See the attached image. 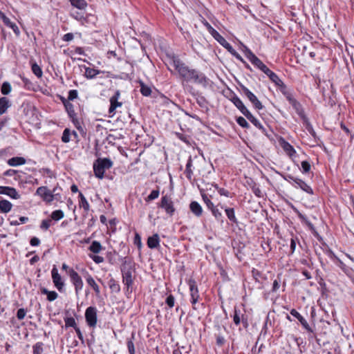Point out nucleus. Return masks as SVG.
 Here are the masks:
<instances>
[{
  "label": "nucleus",
  "instance_id": "1",
  "mask_svg": "<svg viewBox=\"0 0 354 354\" xmlns=\"http://www.w3.org/2000/svg\"><path fill=\"white\" fill-rule=\"evenodd\" d=\"M120 269L122 275V282L127 287V290L129 291L132 288L134 279V268L132 263L127 257H124Z\"/></svg>",
  "mask_w": 354,
  "mask_h": 354
},
{
  "label": "nucleus",
  "instance_id": "2",
  "mask_svg": "<svg viewBox=\"0 0 354 354\" xmlns=\"http://www.w3.org/2000/svg\"><path fill=\"white\" fill-rule=\"evenodd\" d=\"M172 64L183 82H189L196 69L189 68L179 59H174Z\"/></svg>",
  "mask_w": 354,
  "mask_h": 354
},
{
  "label": "nucleus",
  "instance_id": "3",
  "mask_svg": "<svg viewBox=\"0 0 354 354\" xmlns=\"http://www.w3.org/2000/svg\"><path fill=\"white\" fill-rule=\"evenodd\" d=\"M112 166L113 162L109 158H98L93 164L95 176L99 179H102L105 170L110 169Z\"/></svg>",
  "mask_w": 354,
  "mask_h": 354
},
{
  "label": "nucleus",
  "instance_id": "4",
  "mask_svg": "<svg viewBox=\"0 0 354 354\" xmlns=\"http://www.w3.org/2000/svg\"><path fill=\"white\" fill-rule=\"evenodd\" d=\"M240 88L242 93L247 97V98L252 103L254 109L257 110H261L263 109L262 103L259 100L257 97L252 92H251L246 86H245L243 84H241Z\"/></svg>",
  "mask_w": 354,
  "mask_h": 354
},
{
  "label": "nucleus",
  "instance_id": "5",
  "mask_svg": "<svg viewBox=\"0 0 354 354\" xmlns=\"http://www.w3.org/2000/svg\"><path fill=\"white\" fill-rule=\"evenodd\" d=\"M56 189L57 188L55 187L53 190L51 192L48 190L46 187L42 186L37 188L36 191V194L41 196L44 201L50 203L53 201L55 196H57Z\"/></svg>",
  "mask_w": 354,
  "mask_h": 354
},
{
  "label": "nucleus",
  "instance_id": "6",
  "mask_svg": "<svg viewBox=\"0 0 354 354\" xmlns=\"http://www.w3.org/2000/svg\"><path fill=\"white\" fill-rule=\"evenodd\" d=\"M68 274L71 279L72 283L75 287V294L76 295H79L80 291L83 288V281L81 277L78 274V273L75 271L73 269H70L68 271Z\"/></svg>",
  "mask_w": 354,
  "mask_h": 354
},
{
  "label": "nucleus",
  "instance_id": "7",
  "mask_svg": "<svg viewBox=\"0 0 354 354\" xmlns=\"http://www.w3.org/2000/svg\"><path fill=\"white\" fill-rule=\"evenodd\" d=\"M188 285L190 292L191 296V303L193 305V308L196 310V307L195 306L196 304L198 302V299L200 297L198 294V290L196 286V282L193 279H189L188 280Z\"/></svg>",
  "mask_w": 354,
  "mask_h": 354
},
{
  "label": "nucleus",
  "instance_id": "8",
  "mask_svg": "<svg viewBox=\"0 0 354 354\" xmlns=\"http://www.w3.org/2000/svg\"><path fill=\"white\" fill-rule=\"evenodd\" d=\"M159 207L164 209L170 216L174 215L176 210L171 198L167 195L162 197Z\"/></svg>",
  "mask_w": 354,
  "mask_h": 354
},
{
  "label": "nucleus",
  "instance_id": "9",
  "mask_svg": "<svg viewBox=\"0 0 354 354\" xmlns=\"http://www.w3.org/2000/svg\"><path fill=\"white\" fill-rule=\"evenodd\" d=\"M233 321L236 326L242 323L243 326L245 328H247L249 326L247 315H245V313H242L241 310L237 309L236 307L234 308V310Z\"/></svg>",
  "mask_w": 354,
  "mask_h": 354
},
{
  "label": "nucleus",
  "instance_id": "10",
  "mask_svg": "<svg viewBox=\"0 0 354 354\" xmlns=\"http://www.w3.org/2000/svg\"><path fill=\"white\" fill-rule=\"evenodd\" d=\"M85 318L90 327L95 326L97 324V310L95 307H88L85 312Z\"/></svg>",
  "mask_w": 354,
  "mask_h": 354
},
{
  "label": "nucleus",
  "instance_id": "11",
  "mask_svg": "<svg viewBox=\"0 0 354 354\" xmlns=\"http://www.w3.org/2000/svg\"><path fill=\"white\" fill-rule=\"evenodd\" d=\"M231 102L240 111V112L244 115L247 119L252 115L249 110L243 103L242 100L235 94L230 99Z\"/></svg>",
  "mask_w": 354,
  "mask_h": 354
},
{
  "label": "nucleus",
  "instance_id": "12",
  "mask_svg": "<svg viewBox=\"0 0 354 354\" xmlns=\"http://www.w3.org/2000/svg\"><path fill=\"white\" fill-rule=\"evenodd\" d=\"M209 79L203 73L195 70L194 75L189 82L198 84L203 87H206L208 85Z\"/></svg>",
  "mask_w": 354,
  "mask_h": 354
},
{
  "label": "nucleus",
  "instance_id": "13",
  "mask_svg": "<svg viewBox=\"0 0 354 354\" xmlns=\"http://www.w3.org/2000/svg\"><path fill=\"white\" fill-rule=\"evenodd\" d=\"M120 97V91L119 90L115 91L114 95L111 97L110 101V107L109 109V114L113 115L115 114V111L118 107H120L122 105V102H119L118 99Z\"/></svg>",
  "mask_w": 354,
  "mask_h": 354
},
{
  "label": "nucleus",
  "instance_id": "14",
  "mask_svg": "<svg viewBox=\"0 0 354 354\" xmlns=\"http://www.w3.org/2000/svg\"><path fill=\"white\" fill-rule=\"evenodd\" d=\"M52 279L55 286L57 288V290L60 292L62 291L64 283L62 281V277L58 273V270L55 266H53L51 270Z\"/></svg>",
  "mask_w": 354,
  "mask_h": 354
},
{
  "label": "nucleus",
  "instance_id": "15",
  "mask_svg": "<svg viewBox=\"0 0 354 354\" xmlns=\"http://www.w3.org/2000/svg\"><path fill=\"white\" fill-rule=\"evenodd\" d=\"M289 103L291 104L294 110L296 111V113L298 114V115L301 118V120H304V118H307L305 115L304 109L300 104L299 102H298L294 97H289Z\"/></svg>",
  "mask_w": 354,
  "mask_h": 354
},
{
  "label": "nucleus",
  "instance_id": "16",
  "mask_svg": "<svg viewBox=\"0 0 354 354\" xmlns=\"http://www.w3.org/2000/svg\"><path fill=\"white\" fill-rule=\"evenodd\" d=\"M0 194L7 195L13 199L20 198V194L12 187L0 186Z\"/></svg>",
  "mask_w": 354,
  "mask_h": 354
},
{
  "label": "nucleus",
  "instance_id": "17",
  "mask_svg": "<svg viewBox=\"0 0 354 354\" xmlns=\"http://www.w3.org/2000/svg\"><path fill=\"white\" fill-rule=\"evenodd\" d=\"M279 142L283 151L290 158H292L295 156L296 151L289 142L282 138H280Z\"/></svg>",
  "mask_w": 354,
  "mask_h": 354
},
{
  "label": "nucleus",
  "instance_id": "18",
  "mask_svg": "<svg viewBox=\"0 0 354 354\" xmlns=\"http://www.w3.org/2000/svg\"><path fill=\"white\" fill-rule=\"evenodd\" d=\"M245 55L247 59H249L254 66L259 69L263 63L246 46H245Z\"/></svg>",
  "mask_w": 354,
  "mask_h": 354
},
{
  "label": "nucleus",
  "instance_id": "19",
  "mask_svg": "<svg viewBox=\"0 0 354 354\" xmlns=\"http://www.w3.org/2000/svg\"><path fill=\"white\" fill-rule=\"evenodd\" d=\"M290 314L296 317L299 321V322L301 323V324L302 325V326L308 332H310V333H313V329L311 328V327L309 326V324H308L307 321L295 310V309H292L290 310Z\"/></svg>",
  "mask_w": 354,
  "mask_h": 354
},
{
  "label": "nucleus",
  "instance_id": "20",
  "mask_svg": "<svg viewBox=\"0 0 354 354\" xmlns=\"http://www.w3.org/2000/svg\"><path fill=\"white\" fill-rule=\"evenodd\" d=\"M293 186L296 188H300L304 192L313 195V189L303 180L299 178L295 179V184H293Z\"/></svg>",
  "mask_w": 354,
  "mask_h": 354
},
{
  "label": "nucleus",
  "instance_id": "21",
  "mask_svg": "<svg viewBox=\"0 0 354 354\" xmlns=\"http://www.w3.org/2000/svg\"><path fill=\"white\" fill-rule=\"evenodd\" d=\"M189 209L191 212L197 217L202 215L203 209L201 205L196 201H192L189 204Z\"/></svg>",
  "mask_w": 354,
  "mask_h": 354
},
{
  "label": "nucleus",
  "instance_id": "22",
  "mask_svg": "<svg viewBox=\"0 0 354 354\" xmlns=\"http://www.w3.org/2000/svg\"><path fill=\"white\" fill-rule=\"evenodd\" d=\"M160 238L158 234H154L147 239V245L149 248L153 249L159 246Z\"/></svg>",
  "mask_w": 354,
  "mask_h": 354
},
{
  "label": "nucleus",
  "instance_id": "23",
  "mask_svg": "<svg viewBox=\"0 0 354 354\" xmlns=\"http://www.w3.org/2000/svg\"><path fill=\"white\" fill-rule=\"evenodd\" d=\"M10 106L11 103L6 97H0V115L5 113Z\"/></svg>",
  "mask_w": 354,
  "mask_h": 354
},
{
  "label": "nucleus",
  "instance_id": "24",
  "mask_svg": "<svg viewBox=\"0 0 354 354\" xmlns=\"http://www.w3.org/2000/svg\"><path fill=\"white\" fill-rule=\"evenodd\" d=\"M86 282L93 289V290L95 292L96 296H100V290L99 286L96 283L94 279L90 275L88 274L87 277L86 278Z\"/></svg>",
  "mask_w": 354,
  "mask_h": 354
},
{
  "label": "nucleus",
  "instance_id": "25",
  "mask_svg": "<svg viewBox=\"0 0 354 354\" xmlns=\"http://www.w3.org/2000/svg\"><path fill=\"white\" fill-rule=\"evenodd\" d=\"M12 207V203L6 200V199H1L0 200V211L2 213H8L9 212Z\"/></svg>",
  "mask_w": 354,
  "mask_h": 354
},
{
  "label": "nucleus",
  "instance_id": "26",
  "mask_svg": "<svg viewBox=\"0 0 354 354\" xmlns=\"http://www.w3.org/2000/svg\"><path fill=\"white\" fill-rule=\"evenodd\" d=\"M41 292L47 295V299L49 301H55L58 297V294L55 291H50L46 288H41Z\"/></svg>",
  "mask_w": 354,
  "mask_h": 354
},
{
  "label": "nucleus",
  "instance_id": "27",
  "mask_svg": "<svg viewBox=\"0 0 354 354\" xmlns=\"http://www.w3.org/2000/svg\"><path fill=\"white\" fill-rule=\"evenodd\" d=\"M26 163V159L23 157H13L8 160V164L10 166H19Z\"/></svg>",
  "mask_w": 354,
  "mask_h": 354
},
{
  "label": "nucleus",
  "instance_id": "28",
  "mask_svg": "<svg viewBox=\"0 0 354 354\" xmlns=\"http://www.w3.org/2000/svg\"><path fill=\"white\" fill-rule=\"evenodd\" d=\"M192 167H193V165H192V157L189 156V159L187 160V162L186 164V168H185V174L186 177L187 178V179L189 180H192V176H193Z\"/></svg>",
  "mask_w": 354,
  "mask_h": 354
},
{
  "label": "nucleus",
  "instance_id": "29",
  "mask_svg": "<svg viewBox=\"0 0 354 354\" xmlns=\"http://www.w3.org/2000/svg\"><path fill=\"white\" fill-rule=\"evenodd\" d=\"M248 120H249L256 127L261 130L265 135L268 136L266 129L263 127L261 122L252 115V114L248 118Z\"/></svg>",
  "mask_w": 354,
  "mask_h": 354
},
{
  "label": "nucleus",
  "instance_id": "30",
  "mask_svg": "<svg viewBox=\"0 0 354 354\" xmlns=\"http://www.w3.org/2000/svg\"><path fill=\"white\" fill-rule=\"evenodd\" d=\"M80 207H82L86 212H88L90 208V205L82 192H79Z\"/></svg>",
  "mask_w": 354,
  "mask_h": 354
},
{
  "label": "nucleus",
  "instance_id": "31",
  "mask_svg": "<svg viewBox=\"0 0 354 354\" xmlns=\"http://www.w3.org/2000/svg\"><path fill=\"white\" fill-rule=\"evenodd\" d=\"M88 250L95 254H97L102 250V246L99 241H93L89 246Z\"/></svg>",
  "mask_w": 354,
  "mask_h": 354
},
{
  "label": "nucleus",
  "instance_id": "32",
  "mask_svg": "<svg viewBox=\"0 0 354 354\" xmlns=\"http://www.w3.org/2000/svg\"><path fill=\"white\" fill-rule=\"evenodd\" d=\"M63 102L69 117L73 119L76 115L73 105L70 102L66 100L63 101Z\"/></svg>",
  "mask_w": 354,
  "mask_h": 354
},
{
  "label": "nucleus",
  "instance_id": "33",
  "mask_svg": "<svg viewBox=\"0 0 354 354\" xmlns=\"http://www.w3.org/2000/svg\"><path fill=\"white\" fill-rule=\"evenodd\" d=\"M302 121H303V124L305 127L306 129L309 132V133L313 138H315L317 136L316 133L314 131L313 127L312 124H310V122H309L308 118H304V120H302Z\"/></svg>",
  "mask_w": 354,
  "mask_h": 354
},
{
  "label": "nucleus",
  "instance_id": "34",
  "mask_svg": "<svg viewBox=\"0 0 354 354\" xmlns=\"http://www.w3.org/2000/svg\"><path fill=\"white\" fill-rule=\"evenodd\" d=\"M225 212L226 216H227L228 219L231 222H232L234 223H237L238 221L235 216L234 208L226 207V208H225Z\"/></svg>",
  "mask_w": 354,
  "mask_h": 354
},
{
  "label": "nucleus",
  "instance_id": "35",
  "mask_svg": "<svg viewBox=\"0 0 354 354\" xmlns=\"http://www.w3.org/2000/svg\"><path fill=\"white\" fill-rule=\"evenodd\" d=\"M277 86L279 88L280 91L286 97V100L288 101L290 99L289 97H293L292 93L289 91V90L288 89L287 86L284 84V83L283 82H282V84H279Z\"/></svg>",
  "mask_w": 354,
  "mask_h": 354
},
{
  "label": "nucleus",
  "instance_id": "36",
  "mask_svg": "<svg viewBox=\"0 0 354 354\" xmlns=\"http://www.w3.org/2000/svg\"><path fill=\"white\" fill-rule=\"evenodd\" d=\"M109 286L112 292L118 293L120 291V285L113 279L109 280Z\"/></svg>",
  "mask_w": 354,
  "mask_h": 354
},
{
  "label": "nucleus",
  "instance_id": "37",
  "mask_svg": "<svg viewBox=\"0 0 354 354\" xmlns=\"http://www.w3.org/2000/svg\"><path fill=\"white\" fill-rule=\"evenodd\" d=\"M140 93L144 96H149L151 93V89L149 86L145 84L142 82H140Z\"/></svg>",
  "mask_w": 354,
  "mask_h": 354
},
{
  "label": "nucleus",
  "instance_id": "38",
  "mask_svg": "<svg viewBox=\"0 0 354 354\" xmlns=\"http://www.w3.org/2000/svg\"><path fill=\"white\" fill-rule=\"evenodd\" d=\"M70 1L72 6L80 10L84 9L87 5L84 0H70Z\"/></svg>",
  "mask_w": 354,
  "mask_h": 354
},
{
  "label": "nucleus",
  "instance_id": "39",
  "mask_svg": "<svg viewBox=\"0 0 354 354\" xmlns=\"http://www.w3.org/2000/svg\"><path fill=\"white\" fill-rule=\"evenodd\" d=\"M217 41L225 49H227L228 52L233 50V47L232 45L227 42L223 36H221L220 39L217 40Z\"/></svg>",
  "mask_w": 354,
  "mask_h": 354
},
{
  "label": "nucleus",
  "instance_id": "40",
  "mask_svg": "<svg viewBox=\"0 0 354 354\" xmlns=\"http://www.w3.org/2000/svg\"><path fill=\"white\" fill-rule=\"evenodd\" d=\"M100 73L101 72L100 71L91 68H86L85 71L86 77L90 79L95 77L97 74Z\"/></svg>",
  "mask_w": 354,
  "mask_h": 354
},
{
  "label": "nucleus",
  "instance_id": "41",
  "mask_svg": "<svg viewBox=\"0 0 354 354\" xmlns=\"http://www.w3.org/2000/svg\"><path fill=\"white\" fill-rule=\"evenodd\" d=\"M270 78V80L274 83L277 86L279 84H282V80L279 77V76L274 73V72L271 71L270 74L268 75Z\"/></svg>",
  "mask_w": 354,
  "mask_h": 354
},
{
  "label": "nucleus",
  "instance_id": "42",
  "mask_svg": "<svg viewBox=\"0 0 354 354\" xmlns=\"http://www.w3.org/2000/svg\"><path fill=\"white\" fill-rule=\"evenodd\" d=\"M64 214L62 210L57 209L55 210L51 214V218L55 221H59L64 217Z\"/></svg>",
  "mask_w": 354,
  "mask_h": 354
},
{
  "label": "nucleus",
  "instance_id": "43",
  "mask_svg": "<svg viewBox=\"0 0 354 354\" xmlns=\"http://www.w3.org/2000/svg\"><path fill=\"white\" fill-rule=\"evenodd\" d=\"M32 71L37 77H41L42 76L43 73L41 68L36 63L32 64Z\"/></svg>",
  "mask_w": 354,
  "mask_h": 354
},
{
  "label": "nucleus",
  "instance_id": "44",
  "mask_svg": "<svg viewBox=\"0 0 354 354\" xmlns=\"http://www.w3.org/2000/svg\"><path fill=\"white\" fill-rule=\"evenodd\" d=\"M212 212V215L215 217L216 220H220L222 218L223 215L221 211L218 209V206H213L211 209H209Z\"/></svg>",
  "mask_w": 354,
  "mask_h": 354
},
{
  "label": "nucleus",
  "instance_id": "45",
  "mask_svg": "<svg viewBox=\"0 0 354 354\" xmlns=\"http://www.w3.org/2000/svg\"><path fill=\"white\" fill-rule=\"evenodd\" d=\"M3 23L7 26H8L10 28H12V30L14 31V32L16 34L17 36L19 35L20 31H19V29L18 26L15 23H12L9 18H8V23H7V22H3Z\"/></svg>",
  "mask_w": 354,
  "mask_h": 354
},
{
  "label": "nucleus",
  "instance_id": "46",
  "mask_svg": "<svg viewBox=\"0 0 354 354\" xmlns=\"http://www.w3.org/2000/svg\"><path fill=\"white\" fill-rule=\"evenodd\" d=\"M42 342H37L33 346V354H41L44 351Z\"/></svg>",
  "mask_w": 354,
  "mask_h": 354
},
{
  "label": "nucleus",
  "instance_id": "47",
  "mask_svg": "<svg viewBox=\"0 0 354 354\" xmlns=\"http://www.w3.org/2000/svg\"><path fill=\"white\" fill-rule=\"evenodd\" d=\"M1 93L8 95L11 91V86L9 82H5L3 83L1 88Z\"/></svg>",
  "mask_w": 354,
  "mask_h": 354
},
{
  "label": "nucleus",
  "instance_id": "48",
  "mask_svg": "<svg viewBox=\"0 0 354 354\" xmlns=\"http://www.w3.org/2000/svg\"><path fill=\"white\" fill-rule=\"evenodd\" d=\"M134 338V335H132L131 339H127V345L129 354H135V347L132 339Z\"/></svg>",
  "mask_w": 354,
  "mask_h": 354
},
{
  "label": "nucleus",
  "instance_id": "49",
  "mask_svg": "<svg viewBox=\"0 0 354 354\" xmlns=\"http://www.w3.org/2000/svg\"><path fill=\"white\" fill-rule=\"evenodd\" d=\"M70 140L71 131L68 129H65L62 136V141L64 143H67L70 141Z\"/></svg>",
  "mask_w": 354,
  "mask_h": 354
},
{
  "label": "nucleus",
  "instance_id": "50",
  "mask_svg": "<svg viewBox=\"0 0 354 354\" xmlns=\"http://www.w3.org/2000/svg\"><path fill=\"white\" fill-rule=\"evenodd\" d=\"M64 321L66 327H73L74 329L77 328L75 320L73 317H67Z\"/></svg>",
  "mask_w": 354,
  "mask_h": 354
},
{
  "label": "nucleus",
  "instance_id": "51",
  "mask_svg": "<svg viewBox=\"0 0 354 354\" xmlns=\"http://www.w3.org/2000/svg\"><path fill=\"white\" fill-rule=\"evenodd\" d=\"M236 120L238 124L242 127L243 128H249L250 125L244 118L239 116L236 118Z\"/></svg>",
  "mask_w": 354,
  "mask_h": 354
},
{
  "label": "nucleus",
  "instance_id": "52",
  "mask_svg": "<svg viewBox=\"0 0 354 354\" xmlns=\"http://www.w3.org/2000/svg\"><path fill=\"white\" fill-rule=\"evenodd\" d=\"M301 165L303 173H304V174L308 173L310 170L311 166H310V164L309 163V162H308L306 160L302 161L301 163Z\"/></svg>",
  "mask_w": 354,
  "mask_h": 354
},
{
  "label": "nucleus",
  "instance_id": "53",
  "mask_svg": "<svg viewBox=\"0 0 354 354\" xmlns=\"http://www.w3.org/2000/svg\"><path fill=\"white\" fill-rule=\"evenodd\" d=\"M158 196H159L158 190H157V189L152 190L151 192L150 193V194L146 198V201H150L154 200V199L157 198L158 197Z\"/></svg>",
  "mask_w": 354,
  "mask_h": 354
},
{
  "label": "nucleus",
  "instance_id": "54",
  "mask_svg": "<svg viewBox=\"0 0 354 354\" xmlns=\"http://www.w3.org/2000/svg\"><path fill=\"white\" fill-rule=\"evenodd\" d=\"M167 305L170 308H173L175 303V298L172 295H169L165 301Z\"/></svg>",
  "mask_w": 354,
  "mask_h": 354
},
{
  "label": "nucleus",
  "instance_id": "55",
  "mask_svg": "<svg viewBox=\"0 0 354 354\" xmlns=\"http://www.w3.org/2000/svg\"><path fill=\"white\" fill-rule=\"evenodd\" d=\"M202 198L208 209H211L212 207H213V206H214V203L211 201V200L207 197V195L203 194Z\"/></svg>",
  "mask_w": 354,
  "mask_h": 354
},
{
  "label": "nucleus",
  "instance_id": "56",
  "mask_svg": "<svg viewBox=\"0 0 354 354\" xmlns=\"http://www.w3.org/2000/svg\"><path fill=\"white\" fill-rule=\"evenodd\" d=\"M71 15L73 18L78 21H81L84 19V15L81 11H73Z\"/></svg>",
  "mask_w": 354,
  "mask_h": 354
},
{
  "label": "nucleus",
  "instance_id": "57",
  "mask_svg": "<svg viewBox=\"0 0 354 354\" xmlns=\"http://www.w3.org/2000/svg\"><path fill=\"white\" fill-rule=\"evenodd\" d=\"M208 32L216 41L221 37V35L213 27H212Z\"/></svg>",
  "mask_w": 354,
  "mask_h": 354
},
{
  "label": "nucleus",
  "instance_id": "58",
  "mask_svg": "<svg viewBox=\"0 0 354 354\" xmlns=\"http://www.w3.org/2000/svg\"><path fill=\"white\" fill-rule=\"evenodd\" d=\"M208 32L216 41L221 37V35L213 27H212Z\"/></svg>",
  "mask_w": 354,
  "mask_h": 354
},
{
  "label": "nucleus",
  "instance_id": "59",
  "mask_svg": "<svg viewBox=\"0 0 354 354\" xmlns=\"http://www.w3.org/2000/svg\"><path fill=\"white\" fill-rule=\"evenodd\" d=\"M50 223H51V220L50 219L43 220L41 223L40 227L42 230H47L50 227Z\"/></svg>",
  "mask_w": 354,
  "mask_h": 354
},
{
  "label": "nucleus",
  "instance_id": "60",
  "mask_svg": "<svg viewBox=\"0 0 354 354\" xmlns=\"http://www.w3.org/2000/svg\"><path fill=\"white\" fill-rule=\"evenodd\" d=\"M26 315V310L24 308H19L17 313V317L18 319H23Z\"/></svg>",
  "mask_w": 354,
  "mask_h": 354
},
{
  "label": "nucleus",
  "instance_id": "61",
  "mask_svg": "<svg viewBox=\"0 0 354 354\" xmlns=\"http://www.w3.org/2000/svg\"><path fill=\"white\" fill-rule=\"evenodd\" d=\"M77 91L76 90H71L68 92V101L73 100L77 97Z\"/></svg>",
  "mask_w": 354,
  "mask_h": 354
},
{
  "label": "nucleus",
  "instance_id": "62",
  "mask_svg": "<svg viewBox=\"0 0 354 354\" xmlns=\"http://www.w3.org/2000/svg\"><path fill=\"white\" fill-rule=\"evenodd\" d=\"M89 257L93 259L94 262L96 263H100L104 261V258L101 256L97 255H91L90 254Z\"/></svg>",
  "mask_w": 354,
  "mask_h": 354
},
{
  "label": "nucleus",
  "instance_id": "63",
  "mask_svg": "<svg viewBox=\"0 0 354 354\" xmlns=\"http://www.w3.org/2000/svg\"><path fill=\"white\" fill-rule=\"evenodd\" d=\"M73 38H74L73 34L68 32L64 35L63 40L65 41H70L73 40Z\"/></svg>",
  "mask_w": 354,
  "mask_h": 354
},
{
  "label": "nucleus",
  "instance_id": "64",
  "mask_svg": "<svg viewBox=\"0 0 354 354\" xmlns=\"http://www.w3.org/2000/svg\"><path fill=\"white\" fill-rule=\"evenodd\" d=\"M30 243L32 246H37L40 244V240L37 237H32Z\"/></svg>",
  "mask_w": 354,
  "mask_h": 354
}]
</instances>
